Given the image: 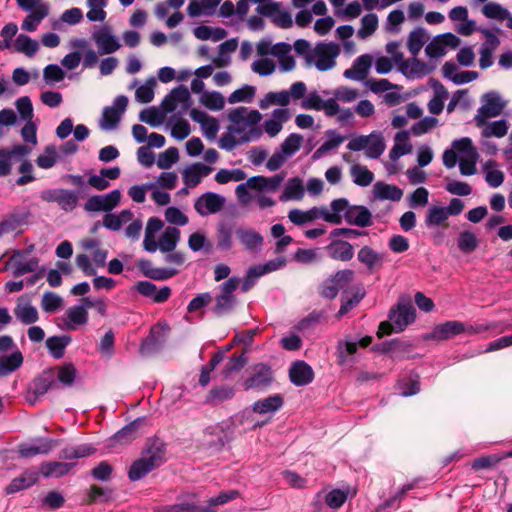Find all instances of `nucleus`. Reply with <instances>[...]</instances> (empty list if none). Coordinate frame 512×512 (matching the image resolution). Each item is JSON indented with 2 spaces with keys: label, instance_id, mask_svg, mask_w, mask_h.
I'll use <instances>...</instances> for the list:
<instances>
[{
  "label": "nucleus",
  "instance_id": "obj_1",
  "mask_svg": "<svg viewBox=\"0 0 512 512\" xmlns=\"http://www.w3.org/2000/svg\"><path fill=\"white\" fill-rule=\"evenodd\" d=\"M227 118L232 125L228 127V133L222 134L219 140L220 148L231 151L241 143L255 141L261 137L262 128L258 123L262 115L259 111L241 106L231 109Z\"/></svg>",
  "mask_w": 512,
  "mask_h": 512
},
{
  "label": "nucleus",
  "instance_id": "obj_2",
  "mask_svg": "<svg viewBox=\"0 0 512 512\" xmlns=\"http://www.w3.org/2000/svg\"><path fill=\"white\" fill-rule=\"evenodd\" d=\"M166 448L158 438L149 439L141 457L134 461L128 471L131 481H138L165 462Z\"/></svg>",
  "mask_w": 512,
  "mask_h": 512
},
{
  "label": "nucleus",
  "instance_id": "obj_3",
  "mask_svg": "<svg viewBox=\"0 0 512 512\" xmlns=\"http://www.w3.org/2000/svg\"><path fill=\"white\" fill-rule=\"evenodd\" d=\"M330 208L337 218V222H334V225L341 224L343 220L349 225L362 228L372 225V213L370 210L363 205H350L346 198L334 199L330 203Z\"/></svg>",
  "mask_w": 512,
  "mask_h": 512
},
{
  "label": "nucleus",
  "instance_id": "obj_4",
  "mask_svg": "<svg viewBox=\"0 0 512 512\" xmlns=\"http://www.w3.org/2000/svg\"><path fill=\"white\" fill-rule=\"evenodd\" d=\"M239 285L240 279L238 277H230L219 286V292L214 298L215 303L210 308L215 317L221 318L233 312L237 305V298L234 293Z\"/></svg>",
  "mask_w": 512,
  "mask_h": 512
},
{
  "label": "nucleus",
  "instance_id": "obj_5",
  "mask_svg": "<svg viewBox=\"0 0 512 512\" xmlns=\"http://www.w3.org/2000/svg\"><path fill=\"white\" fill-rule=\"evenodd\" d=\"M340 54L337 44L320 42L311 50L306 57L308 66L314 65L319 71H327L335 67L336 58Z\"/></svg>",
  "mask_w": 512,
  "mask_h": 512
},
{
  "label": "nucleus",
  "instance_id": "obj_6",
  "mask_svg": "<svg viewBox=\"0 0 512 512\" xmlns=\"http://www.w3.org/2000/svg\"><path fill=\"white\" fill-rule=\"evenodd\" d=\"M288 218L293 224L298 226L305 225L317 219H323L331 224L337 222V218L336 215L333 214V210H329L326 206H315L307 211L292 209L288 212Z\"/></svg>",
  "mask_w": 512,
  "mask_h": 512
},
{
  "label": "nucleus",
  "instance_id": "obj_7",
  "mask_svg": "<svg viewBox=\"0 0 512 512\" xmlns=\"http://www.w3.org/2000/svg\"><path fill=\"white\" fill-rule=\"evenodd\" d=\"M481 101L482 105L475 116V121L478 126L484 125L487 118L499 116L505 107V102L496 92L486 93Z\"/></svg>",
  "mask_w": 512,
  "mask_h": 512
},
{
  "label": "nucleus",
  "instance_id": "obj_8",
  "mask_svg": "<svg viewBox=\"0 0 512 512\" xmlns=\"http://www.w3.org/2000/svg\"><path fill=\"white\" fill-rule=\"evenodd\" d=\"M128 98L124 95L117 96L112 106H107L102 111L100 128L103 130H114L117 128L122 114L126 111Z\"/></svg>",
  "mask_w": 512,
  "mask_h": 512
},
{
  "label": "nucleus",
  "instance_id": "obj_9",
  "mask_svg": "<svg viewBox=\"0 0 512 512\" xmlns=\"http://www.w3.org/2000/svg\"><path fill=\"white\" fill-rule=\"evenodd\" d=\"M41 199L46 202H55L59 207L66 211H73L78 204V192L62 188L47 189L41 193Z\"/></svg>",
  "mask_w": 512,
  "mask_h": 512
},
{
  "label": "nucleus",
  "instance_id": "obj_10",
  "mask_svg": "<svg viewBox=\"0 0 512 512\" xmlns=\"http://www.w3.org/2000/svg\"><path fill=\"white\" fill-rule=\"evenodd\" d=\"M191 106V95L188 88L184 85L172 89L163 99L161 107L164 113H172L178 107L183 112L188 110Z\"/></svg>",
  "mask_w": 512,
  "mask_h": 512
},
{
  "label": "nucleus",
  "instance_id": "obj_11",
  "mask_svg": "<svg viewBox=\"0 0 512 512\" xmlns=\"http://www.w3.org/2000/svg\"><path fill=\"white\" fill-rule=\"evenodd\" d=\"M461 43L459 37L453 33H444L434 37L425 47V53L429 58H440L448 49H455Z\"/></svg>",
  "mask_w": 512,
  "mask_h": 512
},
{
  "label": "nucleus",
  "instance_id": "obj_12",
  "mask_svg": "<svg viewBox=\"0 0 512 512\" xmlns=\"http://www.w3.org/2000/svg\"><path fill=\"white\" fill-rule=\"evenodd\" d=\"M226 203V198L215 192H205L194 202L195 211L202 217L217 214Z\"/></svg>",
  "mask_w": 512,
  "mask_h": 512
},
{
  "label": "nucleus",
  "instance_id": "obj_13",
  "mask_svg": "<svg viewBox=\"0 0 512 512\" xmlns=\"http://www.w3.org/2000/svg\"><path fill=\"white\" fill-rule=\"evenodd\" d=\"M416 309L411 302L400 301L389 312V319L395 327V332H402L410 323L414 322Z\"/></svg>",
  "mask_w": 512,
  "mask_h": 512
},
{
  "label": "nucleus",
  "instance_id": "obj_14",
  "mask_svg": "<svg viewBox=\"0 0 512 512\" xmlns=\"http://www.w3.org/2000/svg\"><path fill=\"white\" fill-rule=\"evenodd\" d=\"M121 200V192L118 189L112 190L104 195H94L87 199L84 209L88 212H110Z\"/></svg>",
  "mask_w": 512,
  "mask_h": 512
},
{
  "label": "nucleus",
  "instance_id": "obj_15",
  "mask_svg": "<svg viewBox=\"0 0 512 512\" xmlns=\"http://www.w3.org/2000/svg\"><path fill=\"white\" fill-rule=\"evenodd\" d=\"M32 152L29 145L18 144L11 148L0 149V177L11 173L13 161L26 158Z\"/></svg>",
  "mask_w": 512,
  "mask_h": 512
},
{
  "label": "nucleus",
  "instance_id": "obj_16",
  "mask_svg": "<svg viewBox=\"0 0 512 512\" xmlns=\"http://www.w3.org/2000/svg\"><path fill=\"white\" fill-rule=\"evenodd\" d=\"M273 381V374L271 368L266 364H257L253 367L252 374L244 383V389H256L263 391L267 389Z\"/></svg>",
  "mask_w": 512,
  "mask_h": 512
},
{
  "label": "nucleus",
  "instance_id": "obj_17",
  "mask_svg": "<svg viewBox=\"0 0 512 512\" xmlns=\"http://www.w3.org/2000/svg\"><path fill=\"white\" fill-rule=\"evenodd\" d=\"M57 441L51 438H35L31 443L18 445V454L22 458H32L37 455H47L55 446Z\"/></svg>",
  "mask_w": 512,
  "mask_h": 512
},
{
  "label": "nucleus",
  "instance_id": "obj_18",
  "mask_svg": "<svg viewBox=\"0 0 512 512\" xmlns=\"http://www.w3.org/2000/svg\"><path fill=\"white\" fill-rule=\"evenodd\" d=\"M464 331H466V324L455 320L447 321L435 326L433 330L425 336V339L436 341L448 340L464 333Z\"/></svg>",
  "mask_w": 512,
  "mask_h": 512
},
{
  "label": "nucleus",
  "instance_id": "obj_19",
  "mask_svg": "<svg viewBox=\"0 0 512 512\" xmlns=\"http://www.w3.org/2000/svg\"><path fill=\"white\" fill-rule=\"evenodd\" d=\"M235 234L246 251L257 253L264 244L263 236L251 228L240 227L236 230Z\"/></svg>",
  "mask_w": 512,
  "mask_h": 512
},
{
  "label": "nucleus",
  "instance_id": "obj_20",
  "mask_svg": "<svg viewBox=\"0 0 512 512\" xmlns=\"http://www.w3.org/2000/svg\"><path fill=\"white\" fill-rule=\"evenodd\" d=\"M289 378L295 386H305L313 381L314 372L305 361L298 360L292 363L289 369Z\"/></svg>",
  "mask_w": 512,
  "mask_h": 512
},
{
  "label": "nucleus",
  "instance_id": "obj_21",
  "mask_svg": "<svg viewBox=\"0 0 512 512\" xmlns=\"http://www.w3.org/2000/svg\"><path fill=\"white\" fill-rule=\"evenodd\" d=\"M213 168L203 163L196 162L187 166L182 172L183 182L186 187H196L204 177H207Z\"/></svg>",
  "mask_w": 512,
  "mask_h": 512
},
{
  "label": "nucleus",
  "instance_id": "obj_22",
  "mask_svg": "<svg viewBox=\"0 0 512 512\" xmlns=\"http://www.w3.org/2000/svg\"><path fill=\"white\" fill-rule=\"evenodd\" d=\"M93 40L95 41L100 54H111L121 47L118 38L114 36L108 28H102L94 32Z\"/></svg>",
  "mask_w": 512,
  "mask_h": 512
},
{
  "label": "nucleus",
  "instance_id": "obj_23",
  "mask_svg": "<svg viewBox=\"0 0 512 512\" xmlns=\"http://www.w3.org/2000/svg\"><path fill=\"white\" fill-rule=\"evenodd\" d=\"M286 174L281 172L271 177L253 176L249 178L250 189L260 192H275L284 181Z\"/></svg>",
  "mask_w": 512,
  "mask_h": 512
},
{
  "label": "nucleus",
  "instance_id": "obj_24",
  "mask_svg": "<svg viewBox=\"0 0 512 512\" xmlns=\"http://www.w3.org/2000/svg\"><path fill=\"white\" fill-rule=\"evenodd\" d=\"M190 117L193 121L200 124L205 137L209 139H214L216 137L219 130V123L214 117L195 108L190 111Z\"/></svg>",
  "mask_w": 512,
  "mask_h": 512
},
{
  "label": "nucleus",
  "instance_id": "obj_25",
  "mask_svg": "<svg viewBox=\"0 0 512 512\" xmlns=\"http://www.w3.org/2000/svg\"><path fill=\"white\" fill-rule=\"evenodd\" d=\"M332 239L331 243L326 247L329 257L343 262L350 261L354 256L353 246L347 241L337 238Z\"/></svg>",
  "mask_w": 512,
  "mask_h": 512
},
{
  "label": "nucleus",
  "instance_id": "obj_26",
  "mask_svg": "<svg viewBox=\"0 0 512 512\" xmlns=\"http://www.w3.org/2000/svg\"><path fill=\"white\" fill-rule=\"evenodd\" d=\"M357 259L365 265L371 273L382 267L384 263V254L376 252L369 246L362 247L357 253Z\"/></svg>",
  "mask_w": 512,
  "mask_h": 512
},
{
  "label": "nucleus",
  "instance_id": "obj_27",
  "mask_svg": "<svg viewBox=\"0 0 512 512\" xmlns=\"http://www.w3.org/2000/svg\"><path fill=\"white\" fill-rule=\"evenodd\" d=\"M56 385L57 383L53 374L51 372H43L41 375L34 379L30 388V393L34 396L33 399H29L30 403L34 404L38 397L43 396Z\"/></svg>",
  "mask_w": 512,
  "mask_h": 512
},
{
  "label": "nucleus",
  "instance_id": "obj_28",
  "mask_svg": "<svg viewBox=\"0 0 512 512\" xmlns=\"http://www.w3.org/2000/svg\"><path fill=\"white\" fill-rule=\"evenodd\" d=\"M290 119L287 108H277L272 112V117L264 122V130L270 137H275L283 127V123Z\"/></svg>",
  "mask_w": 512,
  "mask_h": 512
},
{
  "label": "nucleus",
  "instance_id": "obj_29",
  "mask_svg": "<svg viewBox=\"0 0 512 512\" xmlns=\"http://www.w3.org/2000/svg\"><path fill=\"white\" fill-rule=\"evenodd\" d=\"M400 72L408 78H420L431 73L432 68L425 62L420 61L416 56L412 59L405 60L401 67Z\"/></svg>",
  "mask_w": 512,
  "mask_h": 512
},
{
  "label": "nucleus",
  "instance_id": "obj_30",
  "mask_svg": "<svg viewBox=\"0 0 512 512\" xmlns=\"http://www.w3.org/2000/svg\"><path fill=\"white\" fill-rule=\"evenodd\" d=\"M38 480V472L34 469H28L20 476L14 478L5 488L7 494L16 493L22 489L28 488Z\"/></svg>",
  "mask_w": 512,
  "mask_h": 512
},
{
  "label": "nucleus",
  "instance_id": "obj_31",
  "mask_svg": "<svg viewBox=\"0 0 512 512\" xmlns=\"http://www.w3.org/2000/svg\"><path fill=\"white\" fill-rule=\"evenodd\" d=\"M305 194L304 185L302 179L299 177H293L287 181L283 189L282 194L279 197L281 202H287L290 200L300 201L303 199Z\"/></svg>",
  "mask_w": 512,
  "mask_h": 512
},
{
  "label": "nucleus",
  "instance_id": "obj_32",
  "mask_svg": "<svg viewBox=\"0 0 512 512\" xmlns=\"http://www.w3.org/2000/svg\"><path fill=\"white\" fill-rule=\"evenodd\" d=\"M22 255H23L22 251L17 250L11 256L10 261H9L10 264L12 265L13 275L15 277L22 276L26 273L34 272L38 267L39 261L37 258H32L27 262H22L21 261Z\"/></svg>",
  "mask_w": 512,
  "mask_h": 512
},
{
  "label": "nucleus",
  "instance_id": "obj_33",
  "mask_svg": "<svg viewBox=\"0 0 512 512\" xmlns=\"http://www.w3.org/2000/svg\"><path fill=\"white\" fill-rule=\"evenodd\" d=\"M88 312L83 306H72L66 311L65 327L67 330H75L78 326L86 325Z\"/></svg>",
  "mask_w": 512,
  "mask_h": 512
},
{
  "label": "nucleus",
  "instance_id": "obj_34",
  "mask_svg": "<svg viewBox=\"0 0 512 512\" xmlns=\"http://www.w3.org/2000/svg\"><path fill=\"white\" fill-rule=\"evenodd\" d=\"M373 193L379 200L400 201L403 196V191L399 187L380 181L374 184Z\"/></svg>",
  "mask_w": 512,
  "mask_h": 512
},
{
  "label": "nucleus",
  "instance_id": "obj_35",
  "mask_svg": "<svg viewBox=\"0 0 512 512\" xmlns=\"http://www.w3.org/2000/svg\"><path fill=\"white\" fill-rule=\"evenodd\" d=\"M284 400L280 394L260 399L253 404V411L258 414L275 413L283 406Z\"/></svg>",
  "mask_w": 512,
  "mask_h": 512
},
{
  "label": "nucleus",
  "instance_id": "obj_36",
  "mask_svg": "<svg viewBox=\"0 0 512 512\" xmlns=\"http://www.w3.org/2000/svg\"><path fill=\"white\" fill-rule=\"evenodd\" d=\"M180 230L176 227L168 226L159 237V250L163 253L174 251L179 240Z\"/></svg>",
  "mask_w": 512,
  "mask_h": 512
},
{
  "label": "nucleus",
  "instance_id": "obj_37",
  "mask_svg": "<svg viewBox=\"0 0 512 512\" xmlns=\"http://www.w3.org/2000/svg\"><path fill=\"white\" fill-rule=\"evenodd\" d=\"M453 147L461 154L460 159L477 164L479 154L470 138L463 137L461 139L455 140L453 142Z\"/></svg>",
  "mask_w": 512,
  "mask_h": 512
},
{
  "label": "nucleus",
  "instance_id": "obj_38",
  "mask_svg": "<svg viewBox=\"0 0 512 512\" xmlns=\"http://www.w3.org/2000/svg\"><path fill=\"white\" fill-rule=\"evenodd\" d=\"M409 135L407 131H399L395 135V145L389 152V158L396 161L403 155L412 151V145L409 143Z\"/></svg>",
  "mask_w": 512,
  "mask_h": 512
},
{
  "label": "nucleus",
  "instance_id": "obj_39",
  "mask_svg": "<svg viewBox=\"0 0 512 512\" xmlns=\"http://www.w3.org/2000/svg\"><path fill=\"white\" fill-rule=\"evenodd\" d=\"M429 40V35L422 27L412 30L407 38V48L412 56H417L424 44Z\"/></svg>",
  "mask_w": 512,
  "mask_h": 512
},
{
  "label": "nucleus",
  "instance_id": "obj_40",
  "mask_svg": "<svg viewBox=\"0 0 512 512\" xmlns=\"http://www.w3.org/2000/svg\"><path fill=\"white\" fill-rule=\"evenodd\" d=\"M23 364V355L19 350L10 355L0 356V377L7 376Z\"/></svg>",
  "mask_w": 512,
  "mask_h": 512
},
{
  "label": "nucleus",
  "instance_id": "obj_41",
  "mask_svg": "<svg viewBox=\"0 0 512 512\" xmlns=\"http://www.w3.org/2000/svg\"><path fill=\"white\" fill-rule=\"evenodd\" d=\"M71 341L72 338L69 335L52 336L46 340V347L55 359H60L64 356L65 349Z\"/></svg>",
  "mask_w": 512,
  "mask_h": 512
},
{
  "label": "nucleus",
  "instance_id": "obj_42",
  "mask_svg": "<svg viewBox=\"0 0 512 512\" xmlns=\"http://www.w3.org/2000/svg\"><path fill=\"white\" fill-rule=\"evenodd\" d=\"M368 137L369 142L365 154L368 158L377 159L383 154L386 148L384 137L379 131L371 132Z\"/></svg>",
  "mask_w": 512,
  "mask_h": 512
},
{
  "label": "nucleus",
  "instance_id": "obj_43",
  "mask_svg": "<svg viewBox=\"0 0 512 512\" xmlns=\"http://www.w3.org/2000/svg\"><path fill=\"white\" fill-rule=\"evenodd\" d=\"M141 423L142 419L137 418L128 425L124 426L121 430H119L117 433L113 435V437L111 438V442L113 444L129 443L130 441L136 438L137 430L140 427Z\"/></svg>",
  "mask_w": 512,
  "mask_h": 512
},
{
  "label": "nucleus",
  "instance_id": "obj_44",
  "mask_svg": "<svg viewBox=\"0 0 512 512\" xmlns=\"http://www.w3.org/2000/svg\"><path fill=\"white\" fill-rule=\"evenodd\" d=\"M49 8L47 5L37 7L33 12H30L22 22L21 28L28 32H33L37 29L40 22L48 15Z\"/></svg>",
  "mask_w": 512,
  "mask_h": 512
},
{
  "label": "nucleus",
  "instance_id": "obj_45",
  "mask_svg": "<svg viewBox=\"0 0 512 512\" xmlns=\"http://www.w3.org/2000/svg\"><path fill=\"white\" fill-rule=\"evenodd\" d=\"M74 463L45 462L41 465L40 472L44 477H61L70 472Z\"/></svg>",
  "mask_w": 512,
  "mask_h": 512
},
{
  "label": "nucleus",
  "instance_id": "obj_46",
  "mask_svg": "<svg viewBox=\"0 0 512 512\" xmlns=\"http://www.w3.org/2000/svg\"><path fill=\"white\" fill-rule=\"evenodd\" d=\"M235 390L230 385H219L213 387L206 397V403L218 404L234 397Z\"/></svg>",
  "mask_w": 512,
  "mask_h": 512
},
{
  "label": "nucleus",
  "instance_id": "obj_47",
  "mask_svg": "<svg viewBox=\"0 0 512 512\" xmlns=\"http://www.w3.org/2000/svg\"><path fill=\"white\" fill-rule=\"evenodd\" d=\"M350 176L354 184L367 187L374 181V174L364 165L354 164L350 168Z\"/></svg>",
  "mask_w": 512,
  "mask_h": 512
},
{
  "label": "nucleus",
  "instance_id": "obj_48",
  "mask_svg": "<svg viewBox=\"0 0 512 512\" xmlns=\"http://www.w3.org/2000/svg\"><path fill=\"white\" fill-rule=\"evenodd\" d=\"M290 102V93L288 90L279 92H269L259 102V107L263 110L268 109L272 105L287 106Z\"/></svg>",
  "mask_w": 512,
  "mask_h": 512
},
{
  "label": "nucleus",
  "instance_id": "obj_49",
  "mask_svg": "<svg viewBox=\"0 0 512 512\" xmlns=\"http://www.w3.org/2000/svg\"><path fill=\"white\" fill-rule=\"evenodd\" d=\"M14 314L25 325L33 324L39 319L37 309L30 303H18L14 309Z\"/></svg>",
  "mask_w": 512,
  "mask_h": 512
},
{
  "label": "nucleus",
  "instance_id": "obj_50",
  "mask_svg": "<svg viewBox=\"0 0 512 512\" xmlns=\"http://www.w3.org/2000/svg\"><path fill=\"white\" fill-rule=\"evenodd\" d=\"M496 165L497 164L494 160H488L483 165L485 180L492 188L501 186L505 179L504 173L498 169H495Z\"/></svg>",
  "mask_w": 512,
  "mask_h": 512
},
{
  "label": "nucleus",
  "instance_id": "obj_51",
  "mask_svg": "<svg viewBox=\"0 0 512 512\" xmlns=\"http://www.w3.org/2000/svg\"><path fill=\"white\" fill-rule=\"evenodd\" d=\"M457 246L462 253L470 254L479 246V240L475 233L469 230H464L459 233Z\"/></svg>",
  "mask_w": 512,
  "mask_h": 512
},
{
  "label": "nucleus",
  "instance_id": "obj_52",
  "mask_svg": "<svg viewBox=\"0 0 512 512\" xmlns=\"http://www.w3.org/2000/svg\"><path fill=\"white\" fill-rule=\"evenodd\" d=\"M217 248L220 250H230L233 246L232 228L224 222H220L216 228Z\"/></svg>",
  "mask_w": 512,
  "mask_h": 512
},
{
  "label": "nucleus",
  "instance_id": "obj_53",
  "mask_svg": "<svg viewBox=\"0 0 512 512\" xmlns=\"http://www.w3.org/2000/svg\"><path fill=\"white\" fill-rule=\"evenodd\" d=\"M326 135L328 139L314 152L313 158H320L330 150L336 149L345 139L335 130H328Z\"/></svg>",
  "mask_w": 512,
  "mask_h": 512
},
{
  "label": "nucleus",
  "instance_id": "obj_54",
  "mask_svg": "<svg viewBox=\"0 0 512 512\" xmlns=\"http://www.w3.org/2000/svg\"><path fill=\"white\" fill-rule=\"evenodd\" d=\"M14 46L17 52L24 53L28 57L34 56L39 49V43L25 34H20L16 38Z\"/></svg>",
  "mask_w": 512,
  "mask_h": 512
},
{
  "label": "nucleus",
  "instance_id": "obj_55",
  "mask_svg": "<svg viewBox=\"0 0 512 512\" xmlns=\"http://www.w3.org/2000/svg\"><path fill=\"white\" fill-rule=\"evenodd\" d=\"M378 27V17L375 13H369L362 17L361 27L357 32L360 39H366L371 36Z\"/></svg>",
  "mask_w": 512,
  "mask_h": 512
},
{
  "label": "nucleus",
  "instance_id": "obj_56",
  "mask_svg": "<svg viewBox=\"0 0 512 512\" xmlns=\"http://www.w3.org/2000/svg\"><path fill=\"white\" fill-rule=\"evenodd\" d=\"M285 265L286 259L284 257H277L275 259L269 260L263 265L260 264L250 267V273L258 276H263L267 273L279 270Z\"/></svg>",
  "mask_w": 512,
  "mask_h": 512
},
{
  "label": "nucleus",
  "instance_id": "obj_57",
  "mask_svg": "<svg viewBox=\"0 0 512 512\" xmlns=\"http://www.w3.org/2000/svg\"><path fill=\"white\" fill-rule=\"evenodd\" d=\"M200 102L208 109L218 111L223 109L225 100L220 92H203L200 97Z\"/></svg>",
  "mask_w": 512,
  "mask_h": 512
},
{
  "label": "nucleus",
  "instance_id": "obj_58",
  "mask_svg": "<svg viewBox=\"0 0 512 512\" xmlns=\"http://www.w3.org/2000/svg\"><path fill=\"white\" fill-rule=\"evenodd\" d=\"M90 10L87 12L86 17L92 22H102L106 18L104 7L107 5V0H87Z\"/></svg>",
  "mask_w": 512,
  "mask_h": 512
},
{
  "label": "nucleus",
  "instance_id": "obj_59",
  "mask_svg": "<svg viewBox=\"0 0 512 512\" xmlns=\"http://www.w3.org/2000/svg\"><path fill=\"white\" fill-rule=\"evenodd\" d=\"M162 512H215L210 507H203L190 502H179L164 506Z\"/></svg>",
  "mask_w": 512,
  "mask_h": 512
},
{
  "label": "nucleus",
  "instance_id": "obj_60",
  "mask_svg": "<svg viewBox=\"0 0 512 512\" xmlns=\"http://www.w3.org/2000/svg\"><path fill=\"white\" fill-rule=\"evenodd\" d=\"M448 214L443 206H431L425 218L428 227L439 226L448 219Z\"/></svg>",
  "mask_w": 512,
  "mask_h": 512
},
{
  "label": "nucleus",
  "instance_id": "obj_61",
  "mask_svg": "<svg viewBox=\"0 0 512 512\" xmlns=\"http://www.w3.org/2000/svg\"><path fill=\"white\" fill-rule=\"evenodd\" d=\"M63 306V299L56 293L47 291L41 299V308L47 313H54Z\"/></svg>",
  "mask_w": 512,
  "mask_h": 512
},
{
  "label": "nucleus",
  "instance_id": "obj_62",
  "mask_svg": "<svg viewBox=\"0 0 512 512\" xmlns=\"http://www.w3.org/2000/svg\"><path fill=\"white\" fill-rule=\"evenodd\" d=\"M303 137L300 134H290L280 145V150L288 157H292L301 147Z\"/></svg>",
  "mask_w": 512,
  "mask_h": 512
},
{
  "label": "nucleus",
  "instance_id": "obj_63",
  "mask_svg": "<svg viewBox=\"0 0 512 512\" xmlns=\"http://www.w3.org/2000/svg\"><path fill=\"white\" fill-rule=\"evenodd\" d=\"M482 13L489 19L503 21L509 16V11L495 2H488L482 8Z\"/></svg>",
  "mask_w": 512,
  "mask_h": 512
},
{
  "label": "nucleus",
  "instance_id": "obj_64",
  "mask_svg": "<svg viewBox=\"0 0 512 512\" xmlns=\"http://www.w3.org/2000/svg\"><path fill=\"white\" fill-rule=\"evenodd\" d=\"M165 114L155 107L144 109L139 114V120L152 126L157 127L164 120Z\"/></svg>",
  "mask_w": 512,
  "mask_h": 512
}]
</instances>
